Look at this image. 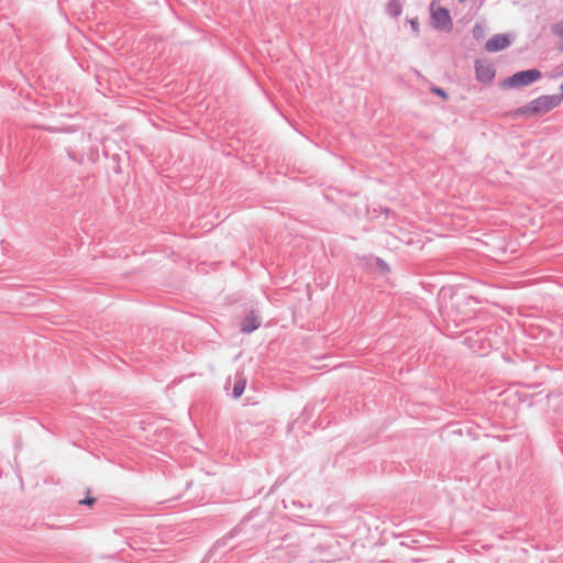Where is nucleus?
<instances>
[{
	"mask_svg": "<svg viewBox=\"0 0 563 563\" xmlns=\"http://www.w3.org/2000/svg\"><path fill=\"white\" fill-rule=\"evenodd\" d=\"M561 102L562 97H559V95L541 96L519 108L517 112L521 115L541 117L559 107Z\"/></svg>",
	"mask_w": 563,
	"mask_h": 563,
	"instance_id": "obj_1",
	"label": "nucleus"
},
{
	"mask_svg": "<svg viewBox=\"0 0 563 563\" xmlns=\"http://www.w3.org/2000/svg\"><path fill=\"white\" fill-rule=\"evenodd\" d=\"M542 77V73L539 69L532 68L527 70L517 71L514 75L506 78L501 84L504 89H518L527 87Z\"/></svg>",
	"mask_w": 563,
	"mask_h": 563,
	"instance_id": "obj_2",
	"label": "nucleus"
},
{
	"mask_svg": "<svg viewBox=\"0 0 563 563\" xmlns=\"http://www.w3.org/2000/svg\"><path fill=\"white\" fill-rule=\"evenodd\" d=\"M430 9L432 26L439 31H451L453 23L449 10L443 7L434 8V2Z\"/></svg>",
	"mask_w": 563,
	"mask_h": 563,
	"instance_id": "obj_3",
	"label": "nucleus"
},
{
	"mask_svg": "<svg viewBox=\"0 0 563 563\" xmlns=\"http://www.w3.org/2000/svg\"><path fill=\"white\" fill-rule=\"evenodd\" d=\"M495 68L490 63L482 60L475 62V76L478 81L490 84L495 78Z\"/></svg>",
	"mask_w": 563,
	"mask_h": 563,
	"instance_id": "obj_4",
	"label": "nucleus"
},
{
	"mask_svg": "<svg viewBox=\"0 0 563 563\" xmlns=\"http://www.w3.org/2000/svg\"><path fill=\"white\" fill-rule=\"evenodd\" d=\"M509 45H510V40L507 35L496 34L486 42L485 49L490 53L499 52L501 49H505Z\"/></svg>",
	"mask_w": 563,
	"mask_h": 563,
	"instance_id": "obj_5",
	"label": "nucleus"
},
{
	"mask_svg": "<svg viewBox=\"0 0 563 563\" xmlns=\"http://www.w3.org/2000/svg\"><path fill=\"white\" fill-rule=\"evenodd\" d=\"M261 325L260 318L252 311L241 322V331L243 333H251Z\"/></svg>",
	"mask_w": 563,
	"mask_h": 563,
	"instance_id": "obj_6",
	"label": "nucleus"
},
{
	"mask_svg": "<svg viewBox=\"0 0 563 563\" xmlns=\"http://www.w3.org/2000/svg\"><path fill=\"white\" fill-rule=\"evenodd\" d=\"M386 12L393 18H398L402 12V2L400 0H390L386 5Z\"/></svg>",
	"mask_w": 563,
	"mask_h": 563,
	"instance_id": "obj_7",
	"label": "nucleus"
},
{
	"mask_svg": "<svg viewBox=\"0 0 563 563\" xmlns=\"http://www.w3.org/2000/svg\"><path fill=\"white\" fill-rule=\"evenodd\" d=\"M551 31L556 37L560 38L558 49L563 51V20L554 23L551 27Z\"/></svg>",
	"mask_w": 563,
	"mask_h": 563,
	"instance_id": "obj_8",
	"label": "nucleus"
},
{
	"mask_svg": "<svg viewBox=\"0 0 563 563\" xmlns=\"http://www.w3.org/2000/svg\"><path fill=\"white\" fill-rule=\"evenodd\" d=\"M245 379H238L235 383H234V386H233V390H232V396L233 398H239L242 396V394L244 393V389H245Z\"/></svg>",
	"mask_w": 563,
	"mask_h": 563,
	"instance_id": "obj_9",
	"label": "nucleus"
},
{
	"mask_svg": "<svg viewBox=\"0 0 563 563\" xmlns=\"http://www.w3.org/2000/svg\"><path fill=\"white\" fill-rule=\"evenodd\" d=\"M430 91L432 93L443 98L444 100H446L449 98L448 93L440 87L433 86L430 88Z\"/></svg>",
	"mask_w": 563,
	"mask_h": 563,
	"instance_id": "obj_10",
	"label": "nucleus"
},
{
	"mask_svg": "<svg viewBox=\"0 0 563 563\" xmlns=\"http://www.w3.org/2000/svg\"><path fill=\"white\" fill-rule=\"evenodd\" d=\"M411 30L418 35L419 34V21L418 18H412L409 21Z\"/></svg>",
	"mask_w": 563,
	"mask_h": 563,
	"instance_id": "obj_11",
	"label": "nucleus"
},
{
	"mask_svg": "<svg viewBox=\"0 0 563 563\" xmlns=\"http://www.w3.org/2000/svg\"><path fill=\"white\" fill-rule=\"evenodd\" d=\"M96 501L95 498L92 497H86L85 499L80 500L79 503L82 504V505H88V506H91L93 505Z\"/></svg>",
	"mask_w": 563,
	"mask_h": 563,
	"instance_id": "obj_12",
	"label": "nucleus"
},
{
	"mask_svg": "<svg viewBox=\"0 0 563 563\" xmlns=\"http://www.w3.org/2000/svg\"><path fill=\"white\" fill-rule=\"evenodd\" d=\"M473 32H474V36H475V37H478V36H479V34H481V27H479L478 25H476V26L474 27Z\"/></svg>",
	"mask_w": 563,
	"mask_h": 563,
	"instance_id": "obj_13",
	"label": "nucleus"
},
{
	"mask_svg": "<svg viewBox=\"0 0 563 563\" xmlns=\"http://www.w3.org/2000/svg\"><path fill=\"white\" fill-rule=\"evenodd\" d=\"M561 95L559 97H562L563 100V84L560 86Z\"/></svg>",
	"mask_w": 563,
	"mask_h": 563,
	"instance_id": "obj_14",
	"label": "nucleus"
}]
</instances>
